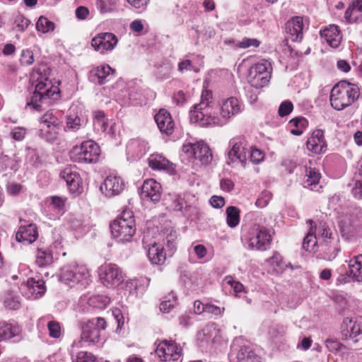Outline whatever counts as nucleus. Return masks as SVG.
<instances>
[{
	"mask_svg": "<svg viewBox=\"0 0 362 362\" xmlns=\"http://www.w3.org/2000/svg\"><path fill=\"white\" fill-rule=\"evenodd\" d=\"M361 95L357 84L341 81L335 85L330 93V103L333 108L341 110L356 101Z\"/></svg>",
	"mask_w": 362,
	"mask_h": 362,
	"instance_id": "nucleus-1",
	"label": "nucleus"
},
{
	"mask_svg": "<svg viewBox=\"0 0 362 362\" xmlns=\"http://www.w3.org/2000/svg\"><path fill=\"white\" fill-rule=\"evenodd\" d=\"M216 107L212 92L204 90L201 94L200 102L194 104L189 112L190 122L201 127H209V119L216 113Z\"/></svg>",
	"mask_w": 362,
	"mask_h": 362,
	"instance_id": "nucleus-2",
	"label": "nucleus"
},
{
	"mask_svg": "<svg viewBox=\"0 0 362 362\" xmlns=\"http://www.w3.org/2000/svg\"><path fill=\"white\" fill-rule=\"evenodd\" d=\"M112 238L118 243L132 241L136 233L135 221L132 211H123L110 225Z\"/></svg>",
	"mask_w": 362,
	"mask_h": 362,
	"instance_id": "nucleus-3",
	"label": "nucleus"
},
{
	"mask_svg": "<svg viewBox=\"0 0 362 362\" xmlns=\"http://www.w3.org/2000/svg\"><path fill=\"white\" fill-rule=\"evenodd\" d=\"M107 327L106 321L103 317H95L81 324V340L74 345L82 347L98 344L101 340V332Z\"/></svg>",
	"mask_w": 362,
	"mask_h": 362,
	"instance_id": "nucleus-4",
	"label": "nucleus"
},
{
	"mask_svg": "<svg viewBox=\"0 0 362 362\" xmlns=\"http://www.w3.org/2000/svg\"><path fill=\"white\" fill-rule=\"evenodd\" d=\"M60 280L71 286L76 285L81 288L87 287L92 282L89 270L83 265L71 264L65 265L61 269Z\"/></svg>",
	"mask_w": 362,
	"mask_h": 362,
	"instance_id": "nucleus-5",
	"label": "nucleus"
},
{
	"mask_svg": "<svg viewBox=\"0 0 362 362\" xmlns=\"http://www.w3.org/2000/svg\"><path fill=\"white\" fill-rule=\"evenodd\" d=\"M241 112V105L236 98L230 97L223 100L219 108L216 107L209 121V127H222L226 125L231 117Z\"/></svg>",
	"mask_w": 362,
	"mask_h": 362,
	"instance_id": "nucleus-6",
	"label": "nucleus"
},
{
	"mask_svg": "<svg viewBox=\"0 0 362 362\" xmlns=\"http://www.w3.org/2000/svg\"><path fill=\"white\" fill-rule=\"evenodd\" d=\"M245 240L250 250L264 251L269 247L272 235L268 228L255 224L249 229Z\"/></svg>",
	"mask_w": 362,
	"mask_h": 362,
	"instance_id": "nucleus-7",
	"label": "nucleus"
},
{
	"mask_svg": "<svg viewBox=\"0 0 362 362\" xmlns=\"http://www.w3.org/2000/svg\"><path fill=\"white\" fill-rule=\"evenodd\" d=\"M61 122L52 111L46 112L40 119L39 136L49 143L54 142L61 130Z\"/></svg>",
	"mask_w": 362,
	"mask_h": 362,
	"instance_id": "nucleus-8",
	"label": "nucleus"
},
{
	"mask_svg": "<svg viewBox=\"0 0 362 362\" xmlns=\"http://www.w3.org/2000/svg\"><path fill=\"white\" fill-rule=\"evenodd\" d=\"M272 73V63L267 59H261L252 66L249 74V83L257 88L268 85Z\"/></svg>",
	"mask_w": 362,
	"mask_h": 362,
	"instance_id": "nucleus-9",
	"label": "nucleus"
},
{
	"mask_svg": "<svg viewBox=\"0 0 362 362\" xmlns=\"http://www.w3.org/2000/svg\"><path fill=\"white\" fill-rule=\"evenodd\" d=\"M100 155L99 146L92 140L84 141L71 151V160L78 163H96Z\"/></svg>",
	"mask_w": 362,
	"mask_h": 362,
	"instance_id": "nucleus-10",
	"label": "nucleus"
},
{
	"mask_svg": "<svg viewBox=\"0 0 362 362\" xmlns=\"http://www.w3.org/2000/svg\"><path fill=\"white\" fill-rule=\"evenodd\" d=\"M99 278L102 284L107 288H116L124 280V274L117 264L109 263L99 268Z\"/></svg>",
	"mask_w": 362,
	"mask_h": 362,
	"instance_id": "nucleus-11",
	"label": "nucleus"
},
{
	"mask_svg": "<svg viewBox=\"0 0 362 362\" xmlns=\"http://www.w3.org/2000/svg\"><path fill=\"white\" fill-rule=\"evenodd\" d=\"M339 226L343 235L352 236L362 229V211L354 209L340 217Z\"/></svg>",
	"mask_w": 362,
	"mask_h": 362,
	"instance_id": "nucleus-12",
	"label": "nucleus"
},
{
	"mask_svg": "<svg viewBox=\"0 0 362 362\" xmlns=\"http://www.w3.org/2000/svg\"><path fill=\"white\" fill-rule=\"evenodd\" d=\"M182 151L189 158L199 161L202 165H206L212 160L213 157L209 147L202 141L185 144L182 146Z\"/></svg>",
	"mask_w": 362,
	"mask_h": 362,
	"instance_id": "nucleus-13",
	"label": "nucleus"
},
{
	"mask_svg": "<svg viewBox=\"0 0 362 362\" xmlns=\"http://www.w3.org/2000/svg\"><path fill=\"white\" fill-rule=\"evenodd\" d=\"M229 151L228 152V163H240L245 168L248 162L249 149L246 144L240 139L233 138L229 141Z\"/></svg>",
	"mask_w": 362,
	"mask_h": 362,
	"instance_id": "nucleus-14",
	"label": "nucleus"
},
{
	"mask_svg": "<svg viewBox=\"0 0 362 362\" xmlns=\"http://www.w3.org/2000/svg\"><path fill=\"white\" fill-rule=\"evenodd\" d=\"M182 349L173 341L163 340L156 349V354L161 361H176L181 356Z\"/></svg>",
	"mask_w": 362,
	"mask_h": 362,
	"instance_id": "nucleus-15",
	"label": "nucleus"
},
{
	"mask_svg": "<svg viewBox=\"0 0 362 362\" xmlns=\"http://www.w3.org/2000/svg\"><path fill=\"white\" fill-rule=\"evenodd\" d=\"M197 338L199 346L207 349L220 340V329L216 323H208L197 332Z\"/></svg>",
	"mask_w": 362,
	"mask_h": 362,
	"instance_id": "nucleus-16",
	"label": "nucleus"
},
{
	"mask_svg": "<svg viewBox=\"0 0 362 362\" xmlns=\"http://www.w3.org/2000/svg\"><path fill=\"white\" fill-rule=\"evenodd\" d=\"M117 42V37L113 33H101L92 39L91 45L95 51L104 54L107 51H112Z\"/></svg>",
	"mask_w": 362,
	"mask_h": 362,
	"instance_id": "nucleus-17",
	"label": "nucleus"
},
{
	"mask_svg": "<svg viewBox=\"0 0 362 362\" xmlns=\"http://www.w3.org/2000/svg\"><path fill=\"white\" fill-rule=\"evenodd\" d=\"M124 189V182L117 175H110L105 177L100 189L106 197L110 198L119 195Z\"/></svg>",
	"mask_w": 362,
	"mask_h": 362,
	"instance_id": "nucleus-18",
	"label": "nucleus"
},
{
	"mask_svg": "<svg viewBox=\"0 0 362 362\" xmlns=\"http://www.w3.org/2000/svg\"><path fill=\"white\" fill-rule=\"evenodd\" d=\"M341 334L348 339L362 334V317H346L341 324Z\"/></svg>",
	"mask_w": 362,
	"mask_h": 362,
	"instance_id": "nucleus-19",
	"label": "nucleus"
},
{
	"mask_svg": "<svg viewBox=\"0 0 362 362\" xmlns=\"http://www.w3.org/2000/svg\"><path fill=\"white\" fill-rule=\"evenodd\" d=\"M141 197L153 203L160 201L161 197V185L153 179L144 181L140 192Z\"/></svg>",
	"mask_w": 362,
	"mask_h": 362,
	"instance_id": "nucleus-20",
	"label": "nucleus"
},
{
	"mask_svg": "<svg viewBox=\"0 0 362 362\" xmlns=\"http://www.w3.org/2000/svg\"><path fill=\"white\" fill-rule=\"evenodd\" d=\"M60 176L66 182L70 192L73 193L81 192L82 182L75 167L65 168L61 171Z\"/></svg>",
	"mask_w": 362,
	"mask_h": 362,
	"instance_id": "nucleus-21",
	"label": "nucleus"
},
{
	"mask_svg": "<svg viewBox=\"0 0 362 362\" xmlns=\"http://www.w3.org/2000/svg\"><path fill=\"white\" fill-rule=\"evenodd\" d=\"M306 146L309 151L315 154L323 153L327 150V142L324 136V132L321 129H315L308 139Z\"/></svg>",
	"mask_w": 362,
	"mask_h": 362,
	"instance_id": "nucleus-22",
	"label": "nucleus"
},
{
	"mask_svg": "<svg viewBox=\"0 0 362 362\" xmlns=\"http://www.w3.org/2000/svg\"><path fill=\"white\" fill-rule=\"evenodd\" d=\"M304 28L305 23L301 16L292 18L286 25V33L293 42L300 41L303 39Z\"/></svg>",
	"mask_w": 362,
	"mask_h": 362,
	"instance_id": "nucleus-23",
	"label": "nucleus"
},
{
	"mask_svg": "<svg viewBox=\"0 0 362 362\" xmlns=\"http://www.w3.org/2000/svg\"><path fill=\"white\" fill-rule=\"evenodd\" d=\"M155 122L159 130L167 135L173 132L175 123L170 114L165 109H160L154 116Z\"/></svg>",
	"mask_w": 362,
	"mask_h": 362,
	"instance_id": "nucleus-24",
	"label": "nucleus"
},
{
	"mask_svg": "<svg viewBox=\"0 0 362 362\" xmlns=\"http://www.w3.org/2000/svg\"><path fill=\"white\" fill-rule=\"evenodd\" d=\"M38 237L37 228L35 224L30 223L27 226H21L16 235V240L24 244H31Z\"/></svg>",
	"mask_w": 362,
	"mask_h": 362,
	"instance_id": "nucleus-25",
	"label": "nucleus"
},
{
	"mask_svg": "<svg viewBox=\"0 0 362 362\" xmlns=\"http://www.w3.org/2000/svg\"><path fill=\"white\" fill-rule=\"evenodd\" d=\"M320 35L325 38L327 44L332 48H337L342 40V35L336 25H329L320 30Z\"/></svg>",
	"mask_w": 362,
	"mask_h": 362,
	"instance_id": "nucleus-26",
	"label": "nucleus"
},
{
	"mask_svg": "<svg viewBox=\"0 0 362 362\" xmlns=\"http://www.w3.org/2000/svg\"><path fill=\"white\" fill-rule=\"evenodd\" d=\"M23 286H25L28 289V293H26L25 295L29 298L36 299L40 298L46 291L45 281L41 279L35 281L32 277L28 278L26 283Z\"/></svg>",
	"mask_w": 362,
	"mask_h": 362,
	"instance_id": "nucleus-27",
	"label": "nucleus"
},
{
	"mask_svg": "<svg viewBox=\"0 0 362 362\" xmlns=\"http://www.w3.org/2000/svg\"><path fill=\"white\" fill-rule=\"evenodd\" d=\"M21 333V328L16 322H0V341L9 340Z\"/></svg>",
	"mask_w": 362,
	"mask_h": 362,
	"instance_id": "nucleus-28",
	"label": "nucleus"
},
{
	"mask_svg": "<svg viewBox=\"0 0 362 362\" xmlns=\"http://www.w3.org/2000/svg\"><path fill=\"white\" fill-rule=\"evenodd\" d=\"M148 257L153 264L162 265L166 259V253L164 252L163 245L153 243L148 250Z\"/></svg>",
	"mask_w": 362,
	"mask_h": 362,
	"instance_id": "nucleus-29",
	"label": "nucleus"
},
{
	"mask_svg": "<svg viewBox=\"0 0 362 362\" xmlns=\"http://www.w3.org/2000/svg\"><path fill=\"white\" fill-rule=\"evenodd\" d=\"M87 120L82 119L76 112L71 110L66 116L65 132H76L86 124Z\"/></svg>",
	"mask_w": 362,
	"mask_h": 362,
	"instance_id": "nucleus-30",
	"label": "nucleus"
},
{
	"mask_svg": "<svg viewBox=\"0 0 362 362\" xmlns=\"http://www.w3.org/2000/svg\"><path fill=\"white\" fill-rule=\"evenodd\" d=\"M350 277L356 281L362 282V255L355 256L349 262Z\"/></svg>",
	"mask_w": 362,
	"mask_h": 362,
	"instance_id": "nucleus-31",
	"label": "nucleus"
},
{
	"mask_svg": "<svg viewBox=\"0 0 362 362\" xmlns=\"http://www.w3.org/2000/svg\"><path fill=\"white\" fill-rule=\"evenodd\" d=\"M321 175L320 172L314 168H305V178L303 181V186L305 188L315 190L317 186Z\"/></svg>",
	"mask_w": 362,
	"mask_h": 362,
	"instance_id": "nucleus-32",
	"label": "nucleus"
},
{
	"mask_svg": "<svg viewBox=\"0 0 362 362\" xmlns=\"http://www.w3.org/2000/svg\"><path fill=\"white\" fill-rule=\"evenodd\" d=\"M57 93V90L56 88L54 90L46 89L43 93L34 90L31 100L30 103H28V105H32L34 109L39 110L40 107V103L43 102L47 99L53 98L54 95Z\"/></svg>",
	"mask_w": 362,
	"mask_h": 362,
	"instance_id": "nucleus-33",
	"label": "nucleus"
},
{
	"mask_svg": "<svg viewBox=\"0 0 362 362\" xmlns=\"http://www.w3.org/2000/svg\"><path fill=\"white\" fill-rule=\"evenodd\" d=\"M53 251L49 248L38 249L36 254V264L40 267H46L53 263Z\"/></svg>",
	"mask_w": 362,
	"mask_h": 362,
	"instance_id": "nucleus-34",
	"label": "nucleus"
},
{
	"mask_svg": "<svg viewBox=\"0 0 362 362\" xmlns=\"http://www.w3.org/2000/svg\"><path fill=\"white\" fill-rule=\"evenodd\" d=\"M51 202L49 205L50 210H53L55 214L50 217L51 219H57L64 213L66 198L53 196L50 197Z\"/></svg>",
	"mask_w": 362,
	"mask_h": 362,
	"instance_id": "nucleus-35",
	"label": "nucleus"
},
{
	"mask_svg": "<svg viewBox=\"0 0 362 362\" xmlns=\"http://www.w3.org/2000/svg\"><path fill=\"white\" fill-rule=\"evenodd\" d=\"M148 165L153 170H168L171 163L162 155L156 153L148 158Z\"/></svg>",
	"mask_w": 362,
	"mask_h": 362,
	"instance_id": "nucleus-36",
	"label": "nucleus"
},
{
	"mask_svg": "<svg viewBox=\"0 0 362 362\" xmlns=\"http://www.w3.org/2000/svg\"><path fill=\"white\" fill-rule=\"evenodd\" d=\"M341 248L338 241L331 240L326 243L324 245L323 259L327 261H332L336 258Z\"/></svg>",
	"mask_w": 362,
	"mask_h": 362,
	"instance_id": "nucleus-37",
	"label": "nucleus"
},
{
	"mask_svg": "<svg viewBox=\"0 0 362 362\" xmlns=\"http://www.w3.org/2000/svg\"><path fill=\"white\" fill-rule=\"evenodd\" d=\"M93 127L97 132H106L107 131V119L104 112L97 110L93 112Z\"/></svg>",
	"mask_w": 362,
	"mask_h": 362,
	"instance_id": "nucleus-38",
	"label": "nucleus"
},
{
	"mask_svg": "<svg viewBox=\"0 0 362 362\" xmlns=\"http://www.w3.org/2000/svg\"><path fill=\"white\" fill-rule=\"evenodd\" d=\"M113 69L108 65L98 66L94 70V75L97 77V82L99 84H103L110 80L111 74H113Z\"/></svg>",
	"mask_w": 362,
	"mask_h": 362,
	"instance_id": "nucleus-39",
	"label": "nucleus"
},
{
	"mask_svg": "<svg viewBox=\"0 0 362 362\" xmlns=\"http://www.w3.org/2000/svg\"><path fill=\"white\" fill-rule=\"evenodd\" d=\"M116 100L121 105H136L139 104L137 101L139 98L132 93H129L127 90H122L116 96Z\"/></svg>",
	"mask_w": 362,
	"mask_h": 362,
	"instance_id": "nucleus-40",
	"label": "nucleus"
},
{
	"mask_svg": "<svg viewBox=\"0 0 362 362\" xmlns=\"http://www.w3.org/2000/svg\"><path fill=\"white\" fill-rule=\"evenodd\" d=\"M226 221L230 228L237 226L240 222V210L235 206H228L226 209Z\"/></svg>",
	"mask_w": 362,
	"mask_h": 362,
	"instance_id": "nucleus-41",
	"label": "nucleus"
},
{
	"mask_svg": "<svg viewBox=\"0 0 362 362\" xmlns=\"http://www.w3.org/2000/svg\"><path fill=\"white\" fill-rule=\"evenodd\" d=\"M308 222L311 226V228L307 235L303 239V247L306 251H311L317 244V239L315 235V231L313 228V224L314 223L313 221L312 220H309Z\"/></svg>",
	"mask_w": 362,
	"mask_h": 362,
	"instance_id": "nucleus-42",
	"label": "nucleus"
},
{
	"mask_svg": "<svg viewBox=\"0 0 362 362\" xmlns=\"http://www.w3.org/2000/svg\"><path fill=\"white\" fill-rule=\"evenodd\" d=\"M54 28V23L45 16H40L36 23L37 30L42 33L53 31Z\"/></svg>",
	"mask_w": 362,
	"mask_h": 362,
	"instance_id": "nucleus-43",
	"label": "nucleus"
},
{
	"mask_svg": "<svg viewBox=\"0 0 362 362\" xmlns=\"http://www.w3.org/2000/svg\"><path fill=\"white\" fill-rule=\"evenodd\" d=\"M149 284V279L148 278H141V279H130L126 281L125 286L127 289L129 290V292L132 293L133 291L139 290V286L141 285L145 286L143 291L145 290V288L148 286Z\"/></svg>",
	"mask_w": 362,
	"mask_h": 362,
	"instance_id": "nucleus-44",
	"label": "nucleus"
},
{
	"mask_svg": "<svg viewBox=\"0 0 362 362\" xmlns=\"http://www.w3.org/2000/svg\"><path fill=\"white\" fill-rule=\"evenodd\" d=\"M26 163L32 167L37 168L40 164V161L37 150L28 147L26 148Z\"/></svg>",
	"mask_w": 362,
	"mask_h": 362,
	"instance_id": "nucleus-45",
	"label": "nucleus"
},
{
	"mask_svg": "<svg viewBox=\"0 0 362 362\" xmlns=\"http://www.w3.org/2000/svg\"><path fill=\"white\" fill-rule=\"evenodd\" d=\"M35 86V91L43 93L46 89L54 90L52 83L48 81L47 78L38 76L35 81H33Z\"/></svg>",
	"mask_w": 362,
	"mask_h": 362,
	"instance_id": "nucleus-46",
	"label": "nucleus"
},
{
	"mask_svg": "<svg viewBox=\"0 0 362 362\" xmlns=\"http://www.w3.org/2000/svg\"><path fill=\"white\" fill-rule=\"evenodd\" d=\"M4 305L6 308L11 310L18 309L21 306L19 297L12 293H7L4 300Z\"/></svg>",
	"mask_w": 362,
	"mask_h": 362,
	"instance_id": "nucleus-47",
	"label": "nucleus"
},
{
	"mask_svg": "<svg viewBox=\"0 0 362 362\" xmlns=\"http://www.w3.org/2000/svg\"><path fill=\"white\" fill-rule=\"evenodd\" d=\"M30 273L31 270L29 267L26 264H22L19 266L18 274L13 275L11 279L13 280L19 279L21 281V286H23L26 283L25 278L27 277Z\"/></svg>",
	"mask_w": 362,
	"mask_h": 362,
	"instance_id": "nucleus-48",
	"label": "nucleus"
},
{
	"mask_svg": "<svg viewBox=\"0 0 362 362\" xmlns=\"http://www.w3.org/2000/svg\"><path fill=\"white\" fill-rule=\"evenodd\" d=\"M13 23L16 25V27L13 29H16L18 31L24 32L30 25V21L24 17L21 14H18L15 16L13 20Z\"/></svg>",
	"mask_w": 362,
	"mask_h": 362,
	"instance_id": "nucleus-49",
	"label": "nucleus"
},
{
	"mask_svg": "<svg viewBox=\"0 0 362 362\" xmlns=\"http://www.w3.org/2000/svg\"><path fill=\"white\" fill-rule=\"evenodd\" d=\"M249 149L248 161L253 163H259L264 160V153L255 147H250Z\"/></svg>",
	"mask_w": 362,
	"mask_h": 362,
	"instance_id": "nucleus-50",
	"label": "nucleus"
},
{
	"mask_svg": "<svg viewBox=\"0 0 362 362\" xmlns=\"http://www.w3.org/2000/svg\"><path fill=\"white\" fill-rule=\"evenodd\" d=\"M116 2L115 0H97V7L101 13H105L114 11Z\"/></svg>",
	"mask_w": 362,
	"mask_h": 362,
	"instance_id": "nucleus-51",
	"label": "nucleus"
},
{
	"mask_svg": "<svg viewBox=\"0 0 362 362\" xmlns=\"http://www.w3.org/2000/svg\"><path fill=\"white\" fill-rule=\"evenodd\" d=\"M172 66L169 63L160 65L157 69L156 76L160 80L167 79L170 77Z\"/></svg>",
	"mask_w": 362,
	"mask_h": 362,
	"instance_id": "nucleus-52",
	"label": "nucleus"
},
{
	"mask_svg": "<svg viewBox=\"0 0 362 362\" xmlns=\"http://www.w3.org/2000/svg\"><path fill=\"white\" fill-rule=\"evenodd\" d=\"M139 148L136 156L141 157L144 155L148 149V144L144 141H133L129 144V148Z\"/></svg>",
	"mask_w": 362,
	"mask_h": 362,
	"instance_id": "nucleus-53",
	"label": "nucleus"
},
{
	"mask_svg": "<svg viewBox=\"0 0 362 362\" xmlns=\"http://www.w3.org/2000/svg\"><path fill=\"white\" fill-rule=\"evenodd\" d=\"M75 362H98V361L92 353L81 351L76 354Z\"/></svg>",
	"mask_w": 362,
	"mask_h": 362,
	"instance_id": "nucleus-54",
	"label": "nucleus"
},
{
	"mask_svg": "<svg viewBox=\"0 0 362 362\" xmlns=\"http://www.w3.org/2000/svg\"><path fill=\"white\" fill-rule=\"evenodd\" d=\"M259 89L252 86L251 84L245 88V95L250 103H255L257 100Z\"/></svg>",
	"mask_w": 362,
	"mask_h": 362,
	"instance_id": "nucleus-55",
	"label": "nucleus"
},
{
	"mask_svg": "<svg viewBox=\"0 0 362 362\" xmlns=\"http://www.w3.org/2000/svg\"><path fill=\"white\" fill-rule=\"evenodd\" d=\"M272 199V193L269 191H263L257 198L255 205L259 208L265 207Z\"/></svg>",
	"mask_w": 362,
	"mask_h": 362,
	"instance_id": "nucleus-56",
	"label": "nucleus"
},
{
	"mask_svg": "<svg viewBox=\"0 0 362 362\" xmlns=\"http://www.w3.org/2000/svg\"><path fill=\"white\" fill-rule=\"evenodd\" d=\"M49 334L52 338H59L61 336V327L56 321H49L47 323Z\"/></svg>",
	"mask_w": 362,
	"mask_h": 362,
	"instance_id": "nucleus-57",
	"label": "nucleus"
},
{
	"mask_svg": "<svg viewBox=\"0 0 362 362\" xmlns=\"http://www.w3.org/2000/svg\"><path fill=\"white\" fill-rule=\"evenodd\" d=\"M52 243L50 245L51 250L53 249L56 250V253L59 252V250L63 247V239L59 233L56 230L52 232Z\"/></svg>",
	"mask_w": 362,
	"mask_h": 362,
	"instance_id": "nucleus-58",
	"label": "nucleus"
},
{
	"mask_svg": "<svg viewBox=\"0 0 362 362\" xmlns=\"http://www.w3.org/2000/svg\"><path fill=\"white\" fill-rule=\"evenodd\" d=\"M160 304V310L163 313H168L174 307L176 300L174 296H169Z\"/></svg>",
	"mask_w": 362,
	"mask_h": 362,
	"instance_id": "nucleus-59",
	"label": "nucleus"
},
{
	"mask_svg": "<svg viewBox=\"0 0 362 362\" xmlns=\"http://www.w3.org/2000/svg\"><path fill=\"white\" fill-rule=\"evenodd\" d=\"M177 239L176 232L170 230L167 235L166 238L163 240V245H165L170 251L173 252L175 249V240Z\"/></svg>",
	"mask_w": 362,
	"mask_h": 362,
	"instance_id": "nucleus-60",
	"label": "nucleus"
},
{
	"mask_svg": "<svg viewBox=\"0 0 362 362\" xmlns=\"http://www.w3.org/2000/svg\"><path fill=\"white\" fill-rule=\"evenodd\" d=\"M260 45V41L255 38H243L238 44V47L245 49L249 47H257Z\"/></svg>",
	"mask_w": 362,
	"mask_h": 362,
	"instance_id": "nucleus-61",
	"label": "nucleus"
},
{
	"mask_svg": "<svg viewBox=\"0 0 362 362\" xmlns=\"http://www.w3.org/2000/svg\"><path fill=\"white\" fill-rule=\"evenodd\" d=\"M225 311L224 307H218L211 303L205 304V313L215 316H221Z\"/></svg>",
	"mask_w": 362,
	"mask_h": 362,
	"instance_id": "nucleus-62",
	"label": "nucleus"
},
{
	"mask_svg": "<svg viewBox=\"0 0 362 362\" xmlns=\"http://www.w3.org/2000/svg\"><path fill=\"white\" fill-rule=\"evenodd\" d=\"M21 63L23 65H31L34 62L33 51L30 49L23 50L21 56Z\"/></svg>",
	"mask_w": 362,
	"mask_h": 362,
	"instance_id": "nucleus-63",
	"label": "nucleus"
},
{
	"mask_svg": "<svg viewBox=\"0 0 362 362\" xmlns=\"http://www.w3.org/2000/svg\"><path fill=\"white\" fill-rule=\"evenodd\" d=\"M360 180H356L355 187L353 188V193L356 198L362 199V165L359 168Z\"/></svg>",
	"mask_w": 362,
	"mask_h": 362,
	"instance_id": "nucleus-64",
	"label": "nucleus"
}]
</instances>
